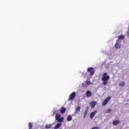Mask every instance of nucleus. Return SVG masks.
I'll return each mask as SVG.
<instances>
[{"mask_svg":"<svg viewBox=\"0 0 129 129\" xmlns=\"http://www.w3.org/2000/svg\"><path fill=\"white\" fill-rule=\"evenodd\" d=\"M60 117H61V115L60 114H57L55 115V119H56V120H58L60 118Z\"/></svg>","mask_w":129,"mask_h":129,"instance_id":"nucleus-14","label":"nucleus"},{"mask_svg":"<svg viewBox=\"0 0 129 129\" xmlns=\"http://www.w3.org/2000/svg\"><path fill=\"white\" fill-rule=\"evenodd\" d=\"M86 84H87V85H91V84H92V83L90 82V81H86Z\"/></svg>","mask_w":129,"mask_h":129,"instance_id":"nucleus-19","label":"nucleus"},{"mask_svg":"<svg viewBox=\"0 0 129 129\" xmlns=\"http://www.w3.org/2000/svg\"><path fill=\"white\" fill-rule=\"evenodd\" d=\"M96 104H97V102L95 101H92L90 103V105L91 106V108H94Z\"/></svg>","mask_w":129,"mask_h":129,"instance_id":"nucleus-6","label":"nucleus"},{"mask_svg":"<svg viewBox=\"0 0 129 129\" xmlns=\"http://www.w3.org/2000/svg\"><path fill=\"white\" fill-rule=\"evenodd\" d=\"M51 124H46L45 125V128H51Z\"/></svg>","mask_w":129,"mask_h":129,"instance_id":"nucleus-21","label":"nucleus"},{"mask_svg":"<svg viewBox=\"0 0 129 129\" xmlns=\"http://www.w3.org/2000/svg\"><path fill=\"white\" fill-rule=\"evenodd\" d=\"M72 120V116L69 115L67 117V121H71Z\"/></svg>","mask_w":129,"mask_h":129,"instance_id":"nucleus-16","label":"nucleus"},{"mask_svg":"<svg viewBox=\"0 0 129 129\" xmlns=\"http://www.w3.org/2000/svg\"><path fill=\"white\" fill-rule=\"evenodd\" d=\"M110 77L109 76L107 75V73H104L103 74L102 80L103 82V85H106V84H108V80L110 79Z\"/></svg>","mask_w":129,"mask_h":129,"instance_id":"nucleus-1","label":"nucleus"},{"mask_svg":"<svg viewBox=\"0 0 129 129\" xmlns=\"http://www.w3.org/2000/svg\"><path fill=\"white\" fill-rule=\"evenodd\" d=\"M120 122V121L119 120H116L113 121V125H117V124H119Z\"/></svg>","mask_w":129,"mask_h":129,"instance_id":"nucleus-11","label":"nucleus"},{"mask_svg":"<svg viewBox=\"0 0 129 129\" xmlns=\"http://www.w3.org/2000/svg\"><path fill=\"white\" fill-rule=\"evenodd\" d=\"M80 109H81V108H80V106H78L76 108V113H79V112L80 111Z\"/></svg>","mask_w":129,"mask_h":129,"instance_id":"nucleus-13","label":"nucleus"},{"mask_svg":"<svg viewBox=\"0 0 129 129\" xmlns=\"http://www.w3.org/2000/svg\"><path fill=\"white\" fill-rule=\"evenodd\" d=\"M110 99H111V97H110V96H108V97H107L103 102L102 106H105V105H106V104H107V103H108V101H109V100H110Z\"/></svg>","mask_w":129,"mask_h":129,"instance_id":"nucleus-5","label":"nucleus"},{"mask_svg":"<svg viewBox=\"0 0 129 129\" xmlns=\"http://www.w3.org/2000/svg\"><path fill=\"white\" fill-rule=\"evenodd\" d=\"M97 112V110H95L94 111L91 112L90 115V118H91V119H92V118H93V117H94V115L96 114Z\"/></svg>","mask_w":129,"mask_h":129,"instance_id":"nucleus-7","label":"nucleus"},{"mask_svg":"<svg viewBox=\"0 0 129 129\" xmlns=\"http://www.w3.org/2000/svg\"><path fill=\"white\" fill-rule=\"evenodd\" d=\"M127 35L128 36H129V32H127Z\"/></svg>","mask_w":129,"mask_h":129,"instance_id":"nucleus-23","label":"nucleus"},{"mask_svg":"<svg viewBox=\"0 0 129 129\" xmlns=\"http://www.w3.org/2000/svg\"><path fill=\"white\" fill-rule=\"evenodd\" d=\"M118 40H123V39H124V36L123 35H119L118 37Z\"/></svg>","mask_w":129,"mask_h":129,"instance_id":"nucleus-17","label":"nucleus"},{"mask_svg":"<svg viewBox=\"0 0 129 129\" xmlns=\"http://www.w3.org/2000/svg\"><path fill=\"white\" fill-rule=\"evenodd\" d=\"M86 96L88 98L91 97L92 96V93L89 90L86 92Z\"/></svg>","mask_w":129,"mask_h":129,"instance_id":"nucleus-8","label":"nucleus"},{"mask_svg":"<svg viewBox=\"0 0 129 129\" xmlns=\"http://www.w3.org/2000/svg\"><path fill=\"white\" fill-rule=\"evenodd\" d=\"M119 87H124L125 86V83L124 81H121L119 83Z\"/></svg>","mask_w":129,"mask_h":129,"instance_id":"nucleus-9","label":"nucleus"},{"mask_svg":"<svg viewBox=\"0 0 129 129\" xmlns=\"http://www.w3.org/2000/svg\"><path fill=\"white\" fill-rule=\"evenodd\" d=\"M110 112H111V110L110 109H108L107 110V113H110Z\"/></svg>","mask_w":129,"mask_h":129,"instance_id":"nucleus-22","label":"nucleus"},{"mask_svg":"<svg viewBox=\"0 0 129 129\" xmlns=\"http://www.w3.org/2000/svg\"><path fill=\"white\" fill-rule=\"evenodd\" d=\"M121 43V40L119 39H117L116 40V43L114 45L116 49H120V47H121V44H120Z\"/></svg>","mask_w":129,"mask_h":129,"instance_id":"nucleus-3","label":"nucleus"},{"mask_svg":"<svg viewBox=\"0 0 129 129\" xmlns=\"http://www.w3.org/2000/svg\"><path fill=\"white\" fill-rule=\"evenodd\" d=\"M76 96V92H72L70 94V95L68 98V100H69V101L73 100V99H74V98H75Z\"/></svg>","mask_w":129,"mask_h":129,"instance_id":"nucleus-4","label":"nucleus"},{"mask_svg":"<svg viewBox=\"0 0 129 129\" xmlns=\"http://www.w3.org/2000/svg\"><path fill=\"white\" fill-rule=\"evenodd\" d=\"M66 112V108L64 107H62L60 110V113H61V114H63V113H65Z\"/></svg>","mask_w":129,"mask_h":129,"instance_id":"nucleus-10","label":"nucleus"},{"mask_svg":"<svg viewBox=\"0 0 129 129\" xmlns=\"http://www.w3.org/2000/svg\"><path fill=\"white\" fill-rule=\"evenodd\" d=\"M90 73V76H91V77H92V76L94 75V73H95V71H94V69L93 68H88L87 69L86 74H87V73Z\"/></svg>","mask_w":129,"mask_h":129,"instance_id":"nucleus-2","label":"nucleus"},{"mask_svg":"<svg viewBox=\"0 0 129 129\" xmlns=\"http://www.w3.org/2000/svg\"><path fill=\"white\" fill-rule=\"evenodd\" d=\"M61 125H62V124L61 123H57L55 126L54 127V129H57L59 128L60 127V126H61Z\"/></svg>","mask_w":129,"mask_h":129,"instance_id":"nucleus-12","label":"nucleus"},{"mask_svg":"<svg viewBox=\"0 0 129 129\" xmlns=\"http://www.w3.org/2000/svg\"><path fill=\"white\" fill-rule=\"evenodd\" d=\"M33 128V123L30 122L29 123V129H32Z\"/></svg>","mask_w":129,"mask_h":129,"instance_id":"nucleus-20","label":"nucleus"},{"mask_svg":"<svg viewBox=\"0 0 129 129\" xmlns=\"http://www.w3.org/2000/svg\"><path fill=\"white\" fill-rule=\"evenodd\" d=\"M57 121L58 122H62V121H64V118L63 117L59 118Z\"/></svg>","mask_w":129,"mask_h":129,"instance_id":"nucleus-18","label":"nucleus"},{"mask_svg":"<svg viewBox=\"0 0 129 129\" xmlns=\"http://www.w3.org/2000/svg\"><path fill=\"white\" fill-rule=\"evenodd\" d=\"M87 112H88V109L85 110L84 113L83 118H85L86 117V115H87Z\"/></svg>","mask_w":129,"mask_h":129,"instance_id":"nucleus-15","label":"nucleus"}]
</instances>
